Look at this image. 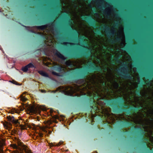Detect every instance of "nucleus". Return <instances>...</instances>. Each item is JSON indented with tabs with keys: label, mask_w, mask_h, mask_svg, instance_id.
<instances>
[{
	"label": "nucleus",
	"mask_w": 153,
	"mask_h": 153,
	"mask_svg": "<svg viewBox=\"0 0 153 153\" xmlns=\"http://www.w3.org/2000/svg\"><path fill=\"white\" fill-rule=\"evenodd\" d=\"M143 107L142 106H139L138 107L136 106L134 107H131V110H132V114L135 112H137L140 110L142 109Z\"/></svg>",
	"instance_id": "obj_14"
},
{
	"label": "nucleus",
	"mask_w": 153,
	"mask_h": 153,
	"mask_svg": "<svg viewBox=\"0 0 153 153\" xmlns=\"http://www.w3.org/2000/svg\"><path fill=\"white\" fill-rule=\"evenodd\" d=\"M121 38L117 37L116 38L115 40L113 39H110L109 40V42L111 44H114L116 42H118L121 40Z\"/></svg>",
	"instance_id": "obj_16"
},
{
	"label": "nucleus",
	"mask_w": 153,
	"mask_h": 153,
	"mask_svg": "<svg viewBox=\"0 0 153 153\" xmlns=\"http://www.w3.org/2000/svg\"><path fill=\"white\" fill-rule=\"evenodd\" d=\"M42 92H45V90H44V91H43V90H42Z\"/></svg>",
	"instance_id": "obj_47"
},
{
	"label": "nucleus",
	"mask_w": 153,
	"mask_h": 153,
	"mask_svg": "<svg viewBox=\"0 0 153 153\" xmlns=\"http://www.w3.org/2000/svg\"><path fill=\"white\" fill-rule=\"evenodd\" d=\"M65 46L67 45L71 44V46H74L75 45H79L83 47L84 48L83 51H79L73 52H70L69 53H65V55L69 59H77L85 57L86 58H89L91 56V48H87L83 45H81L78 44L71 43L70 42H64L63 44Z\"/></svg>",
	"instance_id": "obj_4"
},
{
	"label": "nucleus",
	"mask_w": 153,
	"mask_h": 153,
	"mask_svg": "<svg viewBox=\"0 0 153 153\" xmlns=\"http://www.w3.org/2000/svg\"><path fill=\"white\" fill-rule=\"evenodd\" d=\"M58 1V4H57V5H58V6H57L56 7V8L57 9H59L60 8V4L59 3V2H58V1L59 0H57Z\"/></svg>",
	"instance_id": "obj_35"
},
{
	"label": "nucleus",
	"mask_w": 153,
	"mask_h": 153,
	"mask_svg": "<svg viewBox=\"0 0 153 153\" xmlns=\"http://www.w3.org/2000/svg\"><path fill=\"white\" fill-rule=\"evenodd\" d=\"M55 54L59 58L62 60H65L66 59V58L63 55L57 51H56Z\"/></svg>",
	"instance_id": "obj_15"
},
{
	"label": "nucleus",
	"mask_w": 153,
	"mask_h": 153,
	"mask_svg": "<svg viewBox=\"0 0 153 153\" xmlns=\"http://www.w3.org/2000/svg\"><path fill=\"white\" fill-rule=\"evenodd\" d=\"M98 8L102 10V11L104 13L105 15L109 16V14L107 11H105L103 9H102V7L101 6H99Z\"/></svg>",
	"instance_id": "obj_25"
},
{
	"label": "nucleus",
	"mask_w": 153,
	"mask_h": 153,
	"mask_svg": "<svg viewBox=\"0 0 153 153\" xmlns=\"http://www.w3.org/2000/svg\"><path fill=\"white\" fill-rule=\"evenodd\" d=\"M5 140L0 137V153H3V146L5 145Z\"/></svg>",
	"instance_id": "obj_13"
},
{
	"label": "nucleus",
	"mask_w": 153,
	"mask_h": 153,
	"mask_svg": "<svg viewBox=\"0 0 153 153\" xmlns=\"http://www.w3.org/2000/svg\"><path fill=\"white\" fill-rule=\"evenodd\" d=\"M38 72L42 76L46 77H48L49 76L48 74L45 72V71H38Z\"/></svg>",
	"instance_id": "obj_18"
},
{
	"label": "nucleus",
	"mask_w": 153,
	"mask_h": 153,
	"mask_svg": "<svg viewBox=\"0 0 153 153\" xmlns=\"http://www.w3.org/2000/svg\"><path fill=\"white\" fill-rule=\"evenodd\" d=\"M18 144L19 146H20L22 148V150L24 151L26 153H31V151L28 148L26 145L22 144L21 142H19Z\"/></svg>",
	"instance_id": "obj_11"
},
{
	"label": "nucleus",
	"mask_w": 153,
	"mask_h": 153,
	"mask_svg": "<svg viewBox=\"0 0 153 153\" xmlns=\"http://www.w3.org/2000/svg\"><path fill=\"white\" fill-rule=\"evenodd\" d=\"M88 101L90 103L93 104L94 102V99L93 97H90L88 98Z\"/></svg>",
	"instance_id": "obj_24"
},
{
	"label": "nucleus",
	"mask_w": 153,
	"mask_h": 153,
	"mask_svg": "<svg viewBox=\"0 0 153 153\" xmlns=\"http://www.w3.org/2000/svg\"><path fill=\"white\" fill-rule=\"evenodd\" d=\"M147 77L148 78H149L151 80H152L153 79V76L151 75H148V76H147Z\"/></svg>",
	"instance_id": "obj_33"
},
{
	"label": "nucleus",
	"mask_w": 153,
	"mask_h": 153,
	"mask_svg": "<svg viewBox=\"0 0 153 153\" xmlns=\"http://www.w3.org/2000/svg\"><path fill=\"white\" fill-rule=\"evenodd\" d=\"M118 24L117 22L114 25V26L115 27H117L118 26Z\"/></svg>",
	"instance_id": "obj_39"
},
{
	"label": "nucleus",
	"mask_w": 153,
	"mask_h": 153,
	"mask_svg": "<svg viewBox=\"0 0 153 153\" xmlns=\"http://www.w3.org/2000/svg\"><path fill=\"white\" fill-rule=\"evenodd\" d=\"M111 62L113 63V64H115V62L114 60H112L111 61Z\"/></svg>",
	"instance_id": "obj_42"
},
{
	"label": "nucleus",
	"mask_w": 153,
	"mask_h": 153,
	"mask_svg": "<svg viewBox=\"0 0 153 153\" xmlns=\"http://www.w3.org/2000/svg\"><path fill=\"white\" fill-rule=\"evenodd\" d=\"M86 69L84 70L78 69L70 72V74L74 78L79 79L85 78L90 73H93L96 71H102L101 68L98 65H96L91 61L88 62V65L85 66Z\"/></svg>",
	"instance_id": "obj_2"
},
{
	"label": "nucleus",
	"mask_w": 153,
	"mask_h": 153,
	"mask_svg": "<svg viewBox=\"0 0 153 153\" xmlns=\"http://www.w3.org/2000/svg\"><path fill=\"white\" fill-rule=\"evenodd\" d=\"M53 110L52 109H51V113H52L53 112Z\"/></svg>",
	"instance_id": "obj_45"
},
{
	"label": "nucleus",
	"mask_w": 153,
	"mask_h": 153,
	"mask_svg": "<svg viewBox=\"0 0 153 153\" xmlns=\"http://www.w3.org/2000/svg\"><path fill=\"white\" fill-rule=\"evenodd\" d=\"M12 83H13L14 84H16V85H17V83L16 81H15L14 80H13L12 81Z\"/></svg>",
	"instance_id": "obj_38"
},
{
	"label": "nucleus",
	"mask_w": 153,
	"mask_h": 153,
	"mask_svg": "<svg viewBox=\"0 0 153 153\" xmlns=\"http://www.w3.org/2000/svg\"><path fill=\"white\" fill-rule=\"evenodd\" d=\"M8 125L11 126L12 124L8 122H6V124H4V126L5 127L8 128Z\"/></svg>",
	"instance_id": "obj_30"
},
{
	"label": "nucleus",
	"mask_w": 153,
	"mask_h": 153,
	"mask_svg": "<svg viewBox=\"0 0 153 153\" xmlns=\"http://www.w3.org/2000/svg\"><path fill=\"white\" fill-rule=\"evenodd\" d=\"M65 90L68 95L73 96L74 94L79 91L80 89L79 88H74L72 86H68L66 88Z\"/></svg>",
	"instance_id": "obj_9"
},
{
	"label": "nucleus",
	"mask_w": 153,
	"mask_h": 153,
	"mask_svg": "<svg viewBox=\"0 0 153 153\" xmlns=\"http://www.w3.org/2000/svg\"><path fill=\"white\" fill-rule=\"evenodd\" d=\"M25 93H26V92H24V94H25Z\"/></svg>",
	"instance_id": "obj_51"
},
{
	"label": "nucleus",
	"mask_w": 153,
	"mask_h": 153,
	"mask_svg": "<svg viewBox=\"0 0 153 153\" xmlns=\"http://www.w3.org/2000/svg\"><path fill=\"white\" fill-rule=\"evenodd\" d=\"M23 26L25 27L26 28V29L28 30V31H29L30 32L33 33H36V32L33 30H29V29H30V27L29 26H26L24 25H23Z\"/></svg>",
	"instance_id": "obj_22"
},
{
	"label": "nucleus",
	"mask_w": 153,
	"mask_h": 153,
	"mask_svg": "<svg viewBox=\"0 0 153 153\" xmlns=\"http://www.w3.org/2000/svg\"><path fill=\"white\" fill-rule=\"evenodd\" d=\"M35 27L38 29L43 30L47 28V27L46 25H43L40 26H36Z\"/></svg>",
	"instance_id": "obj_20"
},
{
	"label": "nucleus",
	"mask_w": 153,
	"mask_h": 153,
	"mask_svg": "<svg viewBox=\"0 0 153 153\" xmlns=\"http://www.w3.org/2000/svg\"><path fill=\"white\" fill-rule=\"evenodd\" d=\"M91 108H92V109H94V113H96V110H97L98 109V107L95 105L94 107L92 105L91 106Z\"/></svg>",
	"instance_id": "obj_26"
},
{
	"label": "nucleus",
	"mask_w": 153,
	"mask_h": 153,
	"mask_svg": "<svg viewBox=\"0 0 153 153\" xmlns=\"http://www.w3.org/2000/svg\"><path fill=\"white\" fill-rule=\"evenodd\" d=\"M22 108H20V111H22L24 109H25V105L24 104H22Z\"/></svg>",
	"instance_id": "obj_34"
},
{
	"label": "nucleus",
	"mask_w": 153,
	"mask_h": 153,
	"mask_svg": "<svg viewBox=\"0 0 153 153\" xmlns=\"http://www.w3.org/2000/svg\"><path fill=\"white\" fill-rule=\"evenodd\" d=\"M27 65L28 68H34L35 67L34 65L32 63H30Z\"/></svg>",
	"instance_id": "obj_29"
},
{
	"label": "nucleus",
	"mask_w": 153,
	"mask_h": 153,
	"mask_svg": "<svg viewBox=\"0 0 153 153\" xmlns=\"http://www.w3.org/2000/svg\"><path fill=\"white\" fill-rule=\"evenodd\" d=\"M122 57V55H120V56H118V57L116 58L115 57L114 58V60L116 61V62L118 63H120L121 62L120 60V59Z\"/></svg>",
	"instance_id": "obj_23"
},
{
	"label": "nucleus",
	"mask_w": 153,
	"mask_h": 153,
	"mask_svg": "<svg viewBox=\"0 0 153 153\" xmlns=\"http://www.w3.org/2000/svg\"><path fill=\"white\" fill-rule=\"evenodd\" d=\"M52 73L53 74L55 75H56V76H59V74L58 73H56V72H52Z\"/></svg>",
	"instance_id": "obj_36"
},
{
	"label": "nucleus",
	"mask_w": 153,
	"mask_h": 153,
	"mask_svg": "<svg viewBox=\"0 0 153 153\" xmlns=\"http://www.w3.org/2000/svg\"><path fill=\"white\" fill-rule=\"evenodd\" d=\"M64 16L68 19V22H70V19L69 15L68 14H64Z\"/></svg>",
	"instance_id": "obj_31"
},
{
	"label": "nucleus",
	"mask_w": 153,
	"mask_h": 153,
	"mask_svg": "<svg viewBox=\"0 0 153 153\" xmlns=\"http://www.w3.org/2000/svg\"><path fill=\"white\" fill-rule=\"evenodd\" d=\"M21 100L22 102H25L27 100V99L22 95L21 96Z\"/></svg>",
	"instance_id": "obj_32"
},
{
	"label": "nucleus",
	"mask_w": 153,
	"mask_h": 153,
	"mask_svg": "<svg viewBox=\"0 0 153 153\" xmlns=\"http://www.w3.org/2000/svg\"><path fill=\"white\" fill-rule=\"evenodd\" d=\"M105 70H107V68L105 67Z\"/></svg>",
	"instance_id": "obj_48"
},
{
	"label": "nucleus",
	"mask_w": 153,
	"mask_h": 153,
	"mask_svg": "<svg viewBox=\"0 0 153 153\" xmlns=\"http://www.w3.org/2000/svg\"><path fill=\"white\" fill-rule=\"evenodd\" d=\"M53 24V22H50V23H49V24H51V25H52V24Z\"/></svg>",
	"instance_id": "obj_46"
},
{
	"label": "nucleus",
	"mask_w": 153,
	"mask_h": 153,
	"mask_svg": "<svg viewBox=\"0 0 153 153\" xmlns=\"http://www.w3.org/2000/svg\"><path fill=\"white\" fill-rule=\"evenodd\" d=\"M118 16H119V15L118 14H116L115 15V16L116 17H118Z\"/></svg>",
	"instance_id": "obj_43"
},
{
	"label": "nucleus",
	"mask_w": 153,
	"mask_h": 153,
	"mask_svg": "<svg viewBox=\"0 0 153 153\" xmlns=\"http://www.w3.org/2000/svg\"><path fill=\"white\" fill-rule=\"evenodd\" d=\"M145 83V82L143 80H142L141 84L139 85V88L136 91V94L138 96L141 95L140 89L143 87V85Z\"/></svg>",
	"instance_id": "obj_12"
},
{
	"label": "nucleus",
	"mask_w": 153,
	"mask_h": 153,
	"mask_svg": "<svg viewBox=\"0 0 153 153\" xmlns=\"http://www.w3.org/2000/svg\"><path fill=\"white\" fill-rule=\"evenodd\" d=\"M39 135L40 137H43V134L42 133H39Z\"/></svg>",
	"instance_id": "obj_37"
},
{
	"label": "nucleus",
	"mask_w": 153,
	"mask_h": 153,
	"mask_svg": "<svg viewBox=\"0 0 153 153\" xmlns=\"http://www.w3.org/2000/svg\"><path fill=\"white\" fill-rule=\"evenodd\" d=\"M28 68L27 66V65H26L25 66L23 67L22 68V70L24 72H26L28 70Z\"/></svg>",
	"instance_id": "obj_28"
},
{
	"label": "nucleus",
	"mask_w": 153,
	"mask_h": 153,
	"mask_svg": "<svg viewBox=\"0 0 153 153\" xmlns=\"http://www.w3.org/2000/svg\"><path fill=\"white\" fill-rule=\"evenodd\" d=\"M121 67L119 69L120 75L122 78L132 79L133 77L129 73V69L126 62L122 63Z\"/></svg>",
	"instance_id": "obj_5"
},
{
	"label": "nucleus",
	"mask_w": 153,
	"mask_h": 153,
	"mask_svg": "<svg viewBox=\"0 0 153 153\" xmlns=\"http://www.w3.org/2000/svg\"><path fill=\"white\" fill-rule=\"evenodd\" d=\"M114 57V56H113L112 58H113Z\"/></svg>",
	"instance_id": "obj_52"
},
{
	"label": "nucleus",
	"mask_w": 153,
	"mask_h": 153,
	"mask_svg": "<svg viewBox=\"0 0 153 153\" xmlns=\"http://www.w3.org/2000/svg\"><path fill=\"white\" fill-rule=\"evenodd\" d=\"M53 69L54 70L59 72H61L62 71V67L59 65L58 66H55L54 67Z\"/></svg>",
	"instance_id": "obj_17"
},
{
	"label": "nucleus",
	"mask_w": 153,
	"mask_h": 153,
	"mask_svg": "<svg viewBox=\"0 0 153 153\" xmlns=\"http://www.w3.org/2000/svg\"><path fill=\"white\" fill-rule=\"evenodd\" d=\"M93 9H94V13H96V10L94 8Z\"/></svg>",
	"instance_id": "obj_40"
},
{
	"label": "nucleus",
	"mask_w": 153,
	"mask_h": 153,
	"mask_svg": "<svg viewBox=\"0 0 153 153\" xmlns=\"http://www.w3.org/2000/svg\"><path fill=\"white\" fill-rule=\"evenodd\" d=\"M124 48V49L127 50L128 51V49H127V48Z\"/></svg>",
	"instance_id": "obj_41"
},
{
	"label": "nucleus",
	"mask_w": 153,
	"mask_h": 153,
	"mask_svg": "<svg viewBox=\"0 0 153 153\" xmlns=\"http://www.w3.org/2000/svg\"><path fill=\"white\" fill-rule=\"evenodd\" d=\"M133 125L132 123L126 121H121L120 123V126L123 128L130 127Z\"/></svg>",
	"instance_id": "obj_10"
},
{
	"label": "nucleus",
	"mask_w": 153,
	"mask_h": 153,
	"mask_svg": "<svg viewBox=\"0 0 153 153\" xmlns=\"http://www.w3.org/2000/svg\"><path fill=\"white\" fill-rule=\"evenodd\" d=\"M69 26L70 30L71 32H72L73 35L75 37L77 38V40L79 42H80L82 45H87L88 43L85 40L86 39L85 37L84 36H81L80 37H78V31L74 29H72L70 27V25H69Z\"/></svg>",
	"instance_id": "obj_6"
},
{
	"label": "nucleus",
	"mask_w": 153,
	"mask_h": 153,
	"mask_svg": "<svg viewBox=\"0 0 153 153\" xmlns=\"http://www.w3.org/2000/svg\"><path fill=\"white\" fill-rule=\"evenodd\" d=\"M43 38H46V37H45V36H43Z\"/></svg>",
	"instance_id": "obj_49"
},
{
	"label": "nucleus",
	"mask_w": 153,
	"mask_h": 153,
	"mask_svg": "<svg viewBox=\"0 0 153 153\" xmlns=\"http://www.w3.org/2000/svg\"><path fill=\"white\" fill-rule=\"evenodd\" d=\"M116 83L117 84V85H118V84H117V83Z\"/></svg>",
	"instance_id": "obj_53"
},
{
	"label": "nucleus",
	"mask_w": 153,
	"mask_h": 153,
	"mask_svg": "<svg viewBox=\"0 0 153 153\" xmlns=\"http://www.w3.org/2000/svg\"><path fill=\"white\" fill-rule=\"evenodd\" d=\"M82 19L83 20L86 21L90 25L93 26L94 28L99 27V30H97L95 32V34L97 35H102L101 31L102 29L105 31V32L108 36H114L115 34V33L116 32V30H114L110 31V28L107 25H102V28L99 27V26H97L96 21L91 16H87L84 15L82 16Z\"/></svg>",
	"instance_id": "obj_3"
},
{
	"label": "nucleus",
	"mask_w": 153,
	"mask_h": 153,
	"mask_svg": "<svg viewBox=\"0 0 153 153\" xmlns=\"http://www.w3.org/2000/svg\"><path fill=\"white\" fill-rule=\"evenodd\" d=\"M134 129H137L138 130L137 132L138 135L142 138L141 140V144L143 145L145 148H147V143L145 141V140L146 138L144 137V136L145 134V130L144 129H142L140 127L136 128L134 126Z\"/></svg>",
	"instance_id": "obj_7"
},
{
	"label": "nucleus",
	"mask_w": 153,
	"mask_h": 153,
	"mask_svg": "<svg viewBox=\"0 0 153 153\" xmlns=\"http://www.w3.org/2000/svg\"><path fill=\"white\" fill-rule=\"evenodd\" d=\"M6 118L7 119L8 121L12 123L16 126H19L22 128H24V126L21 125L20 123L19 122L18 120H16L14 117L9 116H7Z\"/></svg>",
	"instance_id": "obj_8"
},
{
	"label": "nucleus",
	"mask_w": 153,
	"mask_h": 153,
	"mask_svg": "<svg viewBox=\"0 0 153 153\" xmlns=\"http://www.w3.org/2000/svg\"><path fill=\"white\" fill-rule=\"evenodd\" d=\"M63 143V141H60L56 145H54L53 143H51L50 145L51 146H60V145H61Z\"/></svg>",
	"instance_id": "obj_21"
},
{
	"label": "nucleus",
	"mask_w": 153,
	"mask_h": 153,
	"mask_svg": "<svg viewBox=\"0 0 153 153\" xmlns=\"http://www.w3.org/2000/svg\"><path fill=\"white\" fill-rule=\"evenodd\" d=\"M125 102L124 99L122 97H120L118 99H115L105 100V104L112 108L114 112L120 113L124 112L128 115H131L132 113V110H131V106L129 108H127L128 105L125 104Z\"/></svg>",
	"instance_id": "obj_1"
},
{
	"label": "nucleus",
	"mask_w": 153,
	"mask_h": 153,
	"mask_svg": "<svg viewBox=\"0 0 153 153\" xmlns=\"http://www.w3.org/2000/svg\"><path fill=\"white\" fill-rule=\"evenodd\" d=\"M148 141V140L147 138H145V141Z\"/></svg>",
	"instance_id": "obj_44"
},
{
	"label": "nucleus",
	"mask_w": 153,
	"mask_h": 153,
	"mask_svg": "<svg viewBox=\"0 0 153 153\" xmlns=\"http://www.w3.org/2000/svg\"><path fill=\"white\" fill-rule=\"evenodd\" d=\"M19 142H20V141H18L17 143ZM11 146L14 149H18L20 150H21V149L20 148V147H19V146H18L16 144H11Z\"/></svg>",
	"instance_id": "obj_19"
},
{
	"label": "nucleus",
	"mask_w": 153,
	"mask_h": 153,
	"mask_svg": "<svg viewBox=\"0 0 153 153\" xmlns=\"http://www.w3.org/2000/svg\"><path fill=\"white\" fill-rule=\"evenodd\" d=\"M65 64L66 65L69 66L70 67H72V65L71 62L70 61H67L65 62Z\"/></svg>",
	"instance_id": "obj_27"
},
{
	"label": "nucleus",
	"mask_w": 153,
	"mask_h": 153,
	"mask_svg": "<svg viewBox=\"0 0 153 153\" xmlns=\"http://www.w3.org/2000/svg\"><path fill=\"white\" fill-rule=\"evenodd\" d=\"M56 91H53L55 93V92H56Z\"/></svg>",
	"instance_id": "obj_50"
}]
</instances>
